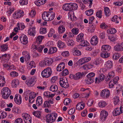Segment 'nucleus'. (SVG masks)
Instances as JSON below:
<instances>
[{"mask_svg": "<svg viewBox=\"0 0 123 123\" xmlns=\"http://www.w3.org/2000/svg\"><path fill=\"white\" fill-rule=\"evenodd\" d=\"M55 17V13L53 12H44L42 14V18L44 21H50L53 20Z\"/></svg>", "mask_w": 123, "mask_h": 123, "instance_id": "1", "label": "nucleus"}, {"mask_svg": "<svg viewBox=\"0 0 123 123\" xmlns=\"http://www.w3.org/2000/svg\"><path fill=\"white\" fill-rule=\"evenodd\" d=\"M57 115L55 113H53L47 115L46 117V121L48 123H52L55 122Z\"/></svg>", "mask_w": 123, "mask_h": 123, "instance_id": "2", "label": "nucleus"}, {"mask_svg": "<svg viewBox=\"0 0 123 123\" xmlns=\"http://www.w3.org/2000/svg\"><path fill=\"white\" fill-rule=\"evenodd\" d=\"M52 72L51 68L48 67L42 71L41 74L43 77L47 78L51 76Z\"/></svg>", "mask_w": 123, "mask_h": 123, "instance_id": "3", "label": "nucleus"}, {"mask_svg": "<svg viewBox=\"0 0 123 123\" xmlns=\"http://www.w3.org/2000/svg\"><path fill=\"white\" fill-rule=\"evenodd\" d=\"M11 93V90L7 87H4L1 91L2 97L5 99L7 98L10 95Z\"/></svg>", "mask_w": 123, "mask_h": 123, "instance_id": "4", "label": "nucleus"}, {"mask_svg": "<svg viewBox=\"0 0 123 123\" xmlns=\"http://www.w3.org/2000/svg\"><path fill=\"white\" fill-rule=\"evenodd\" d=\"M110 92L109 90L107 89L103 90L100 93L101 96L103 98H108L110 96Z\"/></svg>", "mask_w": 123, "mask_h": 123, "instance_id": "5", "label": "nucleus"}, {"mask_svg": "<svg viewBox=\"0 0 123 123\" xmlns=\"http://www.w3.org/2000/svg\"><path fill=\"white\" fill-rule=\"evenodd\" d=\"M59 83L60 86L63 88H66L69 87V84L67 80L64 79L60 78Z\"/></svg>", "mask_w": 123, "mask_h": 123, "instance_id": "6", "label": "nucleus"}, {"mask_svg": "<svg viewBox=\"0 0 123 123\" xmlns=\"http://www.w3.org/2000/svg\"><path fill=\"white\" fill-rule=\"evenodd\" d=\"M24 12L22 10H18L15 12L13 14L14 18H18L22 17L24 15Z\"/></svg>", "mask_w": 123, "mask_h": 123, "instance_id": "7", "label": "nucleus"}, {"mask_svg": "<svg viewBox=\"0 0 123 123\" xmlns=\"http://www.w3.org/2000/svg\"><path fill=\"white\" fill-rule=\"evenodd\" d=\"M84 73L83 72H79L74 75H72L71 76H73V78L75 80H78L81 79L84 75Z\"/></svg>", "mask_w": 123, "mask_h": 123, "instance_id": "8", "label": "nucleus"}, {"mask_svg": "<svg viewBox=\"0 0 123 123\" xmlns=\"http://www.w3.org/2000/svg\"><path fill=\"white\" fill-rule=\"evenodd\" d=\"M71 3H66L64 4L62 8L63 9L66 11L72 10Z\"/></svg>", "mask_w": 123, "mask_h": 123, "instance_id": "9", "label": "nucleus"}, {"mask_svg": "<svg viewBox=\"0 0 123 123\" xmlns=\"http://www.w3.org/2000/svg\"><path fill=\"white\" fill-rule=\"evenodd\" d=\"M114 50L117 51H123V43L117 44L114 47Z\"/></svg>", "mask_w": 123, "mask_h": 123, "instance_id": "10", "label": "nucleus"}, {"mask_svg": "<svg viewBox=\"0 0 123 123\" xmlns=\"http://www.w3.org/2000/svg\"><path fill=\"white\" fill-rule=\"evenodd\" d=\"M20 40L21 42L24 44H26L28 42L27 36L24 34L22 35L19 37Z\"/></svg>", "mask_w": 123, "mask_h": 123, "instance_id": "11", "label": "nucleus"}, {"mask_svg": "<svg viewBox=\"0 0 123 123\" xmlns=\"http://www.w3.org/2000/svg\"><path fill=\"white\" fill-rule=\"evenodd\" d=\"M105 78V76L103 74H101L99 75L98 78L96 77V78L95 83L98 84L101 81L104 80Z\"/></svg>", "mask_w": 123, "mask_h": 123, "instance_id": "12", "label": "nucleus"}, {"mask_svg": "<svg viewBox=\"0 0 123 123\" xmlns=\"http://www.w3.org/2000/svg\"><path fill=\"white\" fill-rule=\"evenodd\" d=\"M98 38L96 36H93L91 40V43L92 44L96 45L98 43Z\"/></svg>", "mask_w": 123, "mask_h": 123, "instance_id": "13", "label": "nucleus"}, {"mask_svg": "<svg viewBox=\"0 0 123 123\" xmlns=\"http://www.w3.org/2000/svg\"><path fill=\"white\" fill-rule=\"evenodd\" d=\"M36 96V94L34 92H32L30 93L29 98V101L30 103H32L33 102L34 99Z\"/></svg>", "mask_w": 123, "mask_h": 123, "instance_id": "14", "label": "nucleus"}, {"mask_svg": "<svg viewBox=\"0 0 123 123\" xmlns=\"http://www.w3.org/2000/svg\"><path fill=\"white\" fill-rule=\"evenodd\" d=\"M9 55L7 54H5L2 55L0 57V59L2 61V62L4 63V62L7 61V60L8 59V57H9Z\"/></svg>", "mask_w": 123, "mask_h": 123, "instance_id": "15", "label": "nucleus"}, {"mask_svg": "<svg viewBox=\"0 0 123 123\" xmlns=\"http://www.w3.org/2000/svg\"><path fill=\"white\" fill-rule=\"evenodd\" d=\"M65 68V63L64 62H62L59 64L57 67L56 70L57 71L60 72L62 70Z\"/></svg>", "mask_w": 123, "mask_h": 123, "instance_id": "16", "label": "nucleus"}, {"mask_svg": "<svg viewBox=\"0 0 123 123\" xmlns=\"http://www.w3.org/2000/svg\"><path fill=\"white\" fill-rule=\"evenodd\" d=\"M23 54L25 55V60L26 62H29L30 60V56L29 53L26 51L23 52Z\"/></svg>", "mask_w": 123, "mask_h": 123, "instance_id": "17", "label": "nucleus"}, {"mask_svg": "<svg viewBox=\"0 0 123 123\" xmlns=\"http://www.w3.org/2000/svg\"><path fill=\"white\" fill-rule=\"evenodd\" d=\"M68 17L70 18L71 21H73L77 19L76 17L74 15V12H70L68 13Z\"/></svg>", "mask_w": 123, "mask_h": 123, "instance_id": "18", "label": "nucleus"}, {"mask_svg": "<svg viewBox=\"0 0 123 123\" xmlns=\"http://www.w3.org/2000/svg\"><path fill=\"white\" fill-rule=\"evenodd\" d=\"M100 115L101 117V119L105 120L108 115V113L106 111L103 110L101 112Z\"/></svg>", "mask_w": 123, "mask_h": 123, "instance_id": "19", "label": "nucleus"}, {"mask_svg": "<svg viewBox=\"0 0 123 123\" xmlns=\"http://www.w3.org/2000/svg\"><path fill=\"white\" fill-rule=\"evenodd\" d=\"M84 35L83 33L80 34L78 35L76 37V41L77 42H80L83 40H84Z\"/></svg>", "mask_w": 123, "mask_h": 123, "instance_id": "20", "label": "nucleus"}, {"mask_svg": "<svg viewBox=\"0 0 123 123\" xmlns=\"http://www.w3.org/2000/svg\"><path fill=\"white\" fill-rule=\"evenodd\" d=\"M32 46L34 47V49H37L39 52H41L42 51L44 46H43L40 45L38 46L33 45Z\"/></svg>", "mask_w": 123, "mask_h": 123, "instance_id": "21", "label": "nucleus"}, {"mask_svg": "<svg viewBox=\"0 0 123 123\" xmlns=\"http://www.w3.org/2000/svg\"><path fill=\"white\" fill-rule=\"evenodd\" d=\"M46 0H38L34 2L35 4L37 6H40L44 4Z\"/></svg>", "mask_w": 123, "mask_h": 123, "instance_id": "22", "label": "nucleus"}, {"mask_svg": "<svg viewBox=\"0 0 123 123\" xmlns=\"http://www.w3.org/2000/svg\"><path fill=\"white\" fill-rule=\"evenodd\" d=\"M42 102L43 99L40 96L38 97L36 101L37 105L39 106L41 105L42 104Z\"/></svg>", "mask_w": 123, "mask_h": 123, "instance_id": "23", "label": "nucleus"}, {"mask_svg": "<svg viewBox=\"0 0 123 123\" xmlns=\"http://www.w3.org/2000/svg\"><path fill=\"white\" fill-rule=\"evenodd\" d=\"M121 113V111L119 108H116L113 111V116H115L119 115Z\"/></svg>", "mask_w": 123, "mask_h": 123, "instance_id": "24", "label": "nucleus"}, {"mask_svg": "<svg viewBox=\"0 0 123 123\" xmlns=\"http://www.w3.org/2000/svg\"><path fill=\"white\" fill-rule=\"evenodd\" d=\"M65 31V26L63 25L60 26L58 28V31L60 34H62Z\"/></svg>", "mask_w": 123, "mask_h": 123, "instance_id": "25", "label": "nucleus"}, {"mask_svg": "<svg viewBox=\"0 0 123 123\" xmlns=\"http://www.w3.org/2000/svg\"><path fill=\"white\" fill-rule=\"evenodd\" d=\"M111 47L109 45H105L102 46V51L107 52L110 50Z\"/></svg>", "mask_w": 123, "mask_h": 123, "instance_id": "26", "label": "nucleus"}, {"mask_svg": "<svg viewBox=\"0 0 123 123\" xmlns=\"http://www.w3.org/2000/svg\"><path fill=\"white\" fill-rule=\"evenodd\" d=\"M35 81L34 78H31L29 79L26 81V84L30 86H31V85Z\"/></svg>", "mask_w": 123, "mask_h": 123, "instance_id": "27", "label": "nucleus"}, {"mask_svg": "<svg viewBox=\"0 0 123 123\" xmlns=\"http://www.w3.org/2000/svg\"><path fill=\"white\" fill-rule=\"evenodd\" d=\"M6 83L5 79L3 76H0V86L3 87L4 86Z\"/></svg>", "mask_w": 123, "mask_h": 123, "instance_id": "28", "label": "nucleus"}, {"mask_svg": "<svg viewBox=\"0 0 123 123\" xmlns=\"http://www.w3.org/2000/svg\"><path fill=\"white\" fill-rule=\"evenodd\" d=\"M85 106V105L84 103L81 104L80 103L77 105L76 109L78 110H80L83 109Z\"/></svg>", "mask_w": 123, "mask_h": 123, "instance_id": "29", "label": "nucleus"}, {"mask_svg": "<svg viewBox=\"0 0 123 123\" xmlns=\"http://www.w3.org/2000/svg\"><path fill=\"white\" fill-rule=\"evenodd\" d=\"M35 28L33 27L32 29H31L28 30V33L29 35L33 36L35 35Z\"/></svg>", "mask_w": 123, "mask_h": 123, "instance_id": "30", "label": "nucleus"}, {"mask_svg": "<svg viewBox=\"0 0 123 123\" xmlns=\"http://www.w3.org/2000/svg\"><path fill=\"white\" fill-rule=\"evenodd\" d=\"M100 55L102 57L106 58L110 56V54L109 53H107V52L102 51V52L101 53Z\"/></svg>", "mask_w": 123, "mask_h": 123, "instance_id": "31", "label": "nucleus"}, {"mask_svg": "<svg viewBox=\"0 0 123 123\" xmlns=\"http://www.w3.org/2000/svg\"><path fill=\"white\" fill-rule=\"evenodd\" d=\"M57 51V49L56 47H52L49 49L48 53L49 54H52L56 52Z\"/></svg>", "mask_w": 123, "mask_h": 123, "instance_id": "32", "label": "nucleus"}, {"mask_svg": "<svg viewBox=\"0 0 123 123\" xmlns=\"http://www.w3.org/2000/svg\"><path fill=\"white\" fill-rule=\"evenodd\" d=\"M44 95L47 98L51 97L52 98L55 95V94H50V93L49 92H44Z\"/></svg>", "mask_w": 123, "mask_h": 123, "instance_id": "33", "label": "nucleus"}, {"mask_svg": "<svg viewBox=\"0 0 123 123\" xmlns=\"http://www.w3.org/2000/svg\"><path fill=\"white\" fill-rule=\"evenodd\" d=\"M115 75L114 73L113 72H111L109 73L108 76L107 77L106 79L107 81L109 80L111 78H113Z\"/></svg>", "mask_w": 123, "mask_h": 123, "instance_id": "34", "label": "nucleus"}, {"mask_svg": "<svg viewBox=\"0 0 123 123\" xmlns=\"http://www.w3.org/2000/svg\"><path fill=\"white\" fill-rule=\"evenodd\" d=\"M81 54L80 51L77 49L76 48H74V49L73 54L74 55L79 56Z\"/></svg>", "mask_w": 123, "mask_h": 123, "instance_id": "35", "label": "nucleus"}, {"mask_svg": "<svg viewBox=\"0 0 123 123\" xmlns=\"http://www.w3.org/2000/svg\"><path fill=\"white\" fill-rule=\"evenodd\" d=\"M58 46L59 48H65V45L64 43L61 41H59L57 43Z\"/></svg>", "mask_w": 123, "mask_h": 123, "instance_id": "36", "label": "nucleus"}, {"mask_svg": "<svg viewBox=\"0 0 123 123\" xmlns=\"http://www.w3.org/2000/svg\"><path fill=\"white\" fill-rule=\"evenodd\" d=\"M44 38V37L42 36H38L36 39V42L38 44H40L42 42V39Z\"/></svg>", "mask_w": 123, "mask_h": 123, "instance_id": "37", "label": "nucleus"}, {"mask_svg": "<svg viewBox=\"0 0 123 123\" xmlns=\"http://www.w3.org/2000/svg\"><path fill=\"white\" fill-rule=\"evenodd\" d=\"M58 87L57 86L55 85H51L50 88V91L54 92L56 91L58 89Z\"/></svg>", "mask_w": 123, "mask_h": 123, "instance_id": "38", "label": "nucleus"}, {"mask_svg": "<svg viewBox=\"0 0 123 123\" xmlns=\"http://www.w3.org/2000/svg\"><path fill=\"white\" fill-rule=\"evenodd\" d=\"M45 60L47 65L48 66H49L51 65L53 62V59L51 58H47Z\"/></svg>", "mask_w": 123, "mask_h": 123, "instance_id": "39", "label": "nucleus"}, {"mask_svg": "<svg viewBox=\"0 0 123 123\" xmlns=\"http://www.w3.org/2000/svg\"><path fill=\"white\" fill-rule=\"evenodd\" d=\"M94 80V79L91 78H87L85 80V81L87 84H89L92 83Z\"/></svg>", "mask_w": 123, "mask_h": 123, "instance_id": "40", "label": "nucleus"}, {"mask_svg": "<svg viewBox=\"0 0 123 123\" xmlns=\"http://www.w3.org/2000/svg\"><path fill=\"white\" fill-rule=\"evenodd\" d=\"M41 112L38 111L33 112H32L33 115L38 118H40L41 117Z\"/></svg>", "mask_w": 123, "mask_h": 123, "instance_id": "41", "label": "nucleus"}, {"mask_svg": "<svg viewBox=\"0 0 123 123\" xmlns=\"http://www.w3.org/2000/svg\"><path fill=\"white\" fill-rule=\"evenodd\" d=\"M105 14L106 16H108L111 14L110 10L107 7H105L104 9Z\"/></svg>", "mask_w": 123, "mask_h": 123, "instance_id": "42", "label": "nucleus"}, {"mask_svg": "<svg viewBox=\"0 0 123 123\" xmlns=\"http://www.w3.org/2000/svg\"><path fill=\"white\" fill-rule=\"evenodd\" d=\"M93 13V10L92 9L87 10L85 12V13L88 16H91L92 14Z\"/></svg>", "mask_w": 123, "mask_h": 123, "instance_id": "43", "label": "nucleus"}, {"mask_svg": "<svg viewBox=\"0 0 123 123\" xmlns=\"http://www.w3.org/2000/svg\"><path fill=\"white\" fill-rule=\"evenodd\" d=\"M80 42V44L82 46H87L89 45V44L88 42L84 40Z\"/></svg>", "mask_w": 123, "mask_h": 123, "instance_id": "44", "label": "nucleus"}, {"mask_svg": "<svg viewBox=\"0 0 123 123\" xmlns=\"http://www.w3.org/2000/svg\"><path fill=\"white\" fill-rule=\"evenodd\" d=\"M22 116L23 117V119L24 121V120H26V119L30 118L31 116L28 114L25 113H24L22 114Z\"/></svg>", "mask_w": 123, "mask_h": 123, "instance_id": "45", "label": "nucleus"}, {"mask_svg": "<svg viewBox=\"0 0 123 123\" xmlns=\"http://www.w3.org/2000/svg\"><path fill=\"white\" fill-rule=\"evenodd\" d=\"M99 107L103 108L105 107L107 105L106 103L104 101H101L98 104Z\"/></svg>", "mask_w": 123, "mask_h": 123, "instance_id": "46", "label": "nucleus"}, {"mask_svg": "<svg viewBox=\"0 0 123 123\" xmlns=\"http://www.w3.org/2000/svg\"><path fill=\"white\" fill-rule=\"evenodd\" d=\"M118 17L116 15L114 16L112 18V20L113 22H114L116 23H119L118 21Z\"/></svg>", "mask_w": 123, "mask_h": 123, "instance_id": "47", "label": "nucleus"}, {"mask_svg": "<svg viewBox=\"0 0 123 123\" xmlns=\"http://www.w3.org/2000/svg\"><path fill=\"white\" fill-rule=\"evenodd\" d=\"M72 9V10H76L78 9V5L77 4L75 3H71Z\"/></svg>", "mask_w": 123, "mask_h": 123, "instance_id": "48", "label": "nucleus"}, {"mask_svg": "<svg viewBox=\"0 0 123 123\" xmlns=\"http://www.w3.org/2000/svg\"><path fill=\"white\" fill-rule=\"evenodd\" d=\"M107 32L108 33L114 34L116 32V31L115 28H112L108 30H107Z\"/></svg>", "mask_w": 123, "mask_h": 123, "instance_id": "49", "label": "nucleus"}, {"mask_svg": "<svg viewBox=\"0 0 123 123\" xmlns=\"http://www.w3.org/2000/svg\"><path fill=\"white\" fill-rule=\"evenodd\" d=\"M19 3L21 6L26 5L28 4V0H20Z\"/></svg>", "mask_w": 123, "mask_h": 123, "instance_id": "50", "label": "nucleus"}, {"mask_svg": "<svg viewBox=\"0 0 123 123\" xmlns=\"http://www.w3.org/2000/svg\"><path fill=\"white\" fill-rule=\"evenodd\" d=\"M17 25L18 27L21 30L24 29L25 27V26L23 23H20V24L18 23L17 24Z\"/></svg>", "mask_w": 123, "mask_h": 123, "instance_id": "51", "label": "nucleus"}, {"mask_svg": "<svg viewBox=\"0 0 123 123\" xmlns=\"http://www.w3.org/2000/svg\"><path fill=\"white\" fill-rule=\"evenodd\" d=\"M106 66L109 69L112 68V62L111 61H108L107 62Z\"/></svg>", "mask_w": 123, "mask_h": 123, "instance_id": "52", "label": "nucleus"}, {"mask_svg": "<svg viewBox=\"0 0 123 123\" xmlns=\"http://www.w3.org/2000/svg\"><path fill=\"white\" fill-rule=\"evenodd\" d=\"M15 102L18 105L20 104L22 102V98L20 95L19 96V97L18 98V99H16V100H14Z\"/></svg>", "mask_w": 123, "mask_h": 123, "instance_id": "53", "label": "nucleus"}, {"mask_svg": "<svg viewBox=\"0 0 123 123\" xmlns=\"http://www.w3.org/2000/svg\"><path fill=\"white\" fill-rule=\"evenodd\" d=\"M79 31L78 29L76 27L74 28L71 30L72 32L75 35L79 33Z\"/></svg>", "mask_w": 123, "mask_h": 123, "instance_id": "54", "label": "nucleus"}, {"mask_svg": "<svg viewBox=\"0 0 123 123\" xmlns=\"http://www.w3.org/2000/svg\"><path fill=\"white\" fill-rule=\"evenodd\" d=\"M1 50L4 52L7 50L8 48V45L7 44H4L1 46Z\"/></svg>", "mask_w": 123, "mask_h": 123, "instance_id": "55", "label": "nucleus"}, {"mask_svg": "<svg viewBox=\"0 0 123 123\" xmlns=\"http://www.w3.org/2000/svg\"><path fill=\"white\" fill-rule=\"evenodd\" d=\"M116 83L112 79L109 83V88H112L114 86Z\"/></svg>", "mask_w": 123, "mask_h": 123, "instance_id": "56", "label": "nucleus"}, {"mask_svg": "<svg viewBox=\"0 0 123 123\" xmlns=\"http://www.w3.org/2000/svg\"><path fill=\"white\" fill-rule=\"evenodd\" d=\"M45 59L43 61H40L39 62L40 66L41 67H45L47 65Z\"/></svg>", "mask_w": 123, "mask_h": 123, "instance_id": "57", "label": "nucleus"}, {"mask_svg": "<svg viewBox=\"0 0 123 123\" xmlns=\"http://www.w3.org/2000/svg\"><path fill=\"white\" fill-rule=\"evenodd\" d=\"M40 33L41 34H45L47 32L46 28L45 27L41 28L40 30Z\"/></svg>", "mask_w": 123, "mask_h": 123, "instance_id": "58", "label": "nucleus"}, {"mask_svg": "<svg viewBox=\"0 0 123 123\" xmlns=\"http://www.w3.org/2000/svg\"><path fill=\"white\" fill-rule=\"evenodd\" d=\"M114 103L115 105L117 104L119 102V97L117 96H115L113 98Z\"/></svg>", "mask_w": 123, "mask_h": 123, "instance_id": "59", "label": "nucleus"}, {"mask_svg": "<svg viewBox=\"0 0 123 123\" xmlns=\"http://www.w3.org/2000/svg\"><path fill=\"white\" fill-rule=\"evenodd\" d=\"M55 33V31L53 29L51 28L50 29V31L48 34V36L49 37H52Z\"/></svg>", "mask_w": 123, "mask_h": 123, "instance_id": "60", "label": "nucleus"}, {"mask_svg": "<svg viewBox=\"0 0 123 123\" xmlns=\"http://www.w3.org/2000/svg\"><path fill=\"white\" fill-rule=\"evenodd\" d=\"M57 79V77L54 76L51 78L50 81L51 83H56V80Z\"/></svg>", "mask_w": 123, "mask_h": 123, "instance_id": "61", "label": "nucleus"}, {"mask_svg": "<svg viewBox=\"0 0 123 123\" xmlns=\"http://www.w3.org/2000/svg\"><path fill=\"white\" fill-rule=\"evenodd\" d=\"M69 73L68 70L67 69H65L62 72V75L64 76L68 74Z\"/></svg>", "mask_w": 123, "mask_h": 123, "instance_id": "62", "label": "nucleus"}, {"mask_svg": "<svg viewBox=\"0 0 123 123\" xmlns=\"http://www.w3.org/2000/svg\"><path fill=\"white\" fill-rule=\"evenodd\" d=\"M95 76V74L93 72L89 73L86 76L87 78H91L94 79V77Z\"/></svg>", "mask_w": 123, "mask_h": 123, "instance_id": "63", "label": "nucleus"}, {"mask_svg": "<svg viewBox=\"0 0 123 123\" xmlns=\"http://www.w3.org/2000/svg\"><path fill=\"white\" fill-rule=\"evenodd\" d=\"M10 74L11 76L13 77H17L18 75V73L15 71H13L12 72L10 73Z\"/></svg>", "mask_w": 123, "mask_h": 123, "instance_id": "64", "label": "nucleus"}]
</instances>
